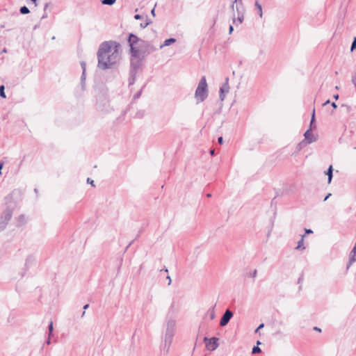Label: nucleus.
I'll return each mask as SVG.
<instances>
[{
    "label": "nucleus",
    "instance_id": "nucleus-37",
    "mask_svg": "<svg viewBox=\"0 0 356 356\" xmlns=\"http://www.w3.org/2000/svg\"><path fill=\"white\" fill-rule=\"evenodd\" d=\"M166 278L168 280V285H170L171 284V282H172L171 278H170V276H167Z\"/></svg>",
    "mask_w": 356,
    "mask_h": 356
},
{
    "label": "nucleus",
    "instance_id": "nucleus-8",
    "mask_svg": "<svg viewBox=\"0 0 356 356\" xmlns=\"http://www.w3.org/2000/svg\"><path fill=\"white\" fill-rule=\"evenodd\" d=\"M228 81L229 78L227 77L225 79V83L220 88V99L221 101H223L225 99V93H228L229 91V86L228 83Z\"/></svg>",
    "mask_w": 356,
    "mask_h": 356
},
{
    "label": "nucleus",
    "instance_id": "nucleus-47",
    "mask_svg": "<svg viewBox=\"0 0 356 356\" xmlns=\"http://www.w3.org/2000/svg\"><path fill=\"white\" fill-rule=\"evenodd\" d=\"M46 343H47V344H50L51 341H50L49 338L47 340Z\"/></svg>",
    "mask_w": 356,
    "mask_h": 356
},
{
    "label": "nucleus",
    "instance_id": "nucleus-4",
    "mask_svg": "<svg viewBox=\"0 0 356 356\" xmlns=\"http://www.w3.org/2000/svg\"><path fill=\"white\" fill-rule=\"evenodd\" d=\"M208 96V85L206 77L204 76L201 78L198 86L195 90V97L197 102H202Z\"/></svg>",
    "mask_w": 356,
    "mask_h": 356
},
{
    "label": "nucleus",
    "instance_id": "nucleus-16",
    "mask_svg": "<svg viewBox=\"0 0 356 356\" xmlns=\"http://www.w3.org/2000/svg\"><path fill=\"white\" fill-rule=\"evenodd\" d=\"M304 236H305L304 235L302 236L300 240L298 242V245L296 248V250H300V249L305 250V247L303 245Z\"/></svg>",
    "mask_w": 356,
    "mask_h": 356
},
{
    "label": "nucleus",
    "instance_id": "nucleus-17",
    "mask_svg": "<svg viewBox=\"0 0 356 356\" xmlns=\"http://www.w3.org/2000/svg\"><path fill=\"white\" fill-rule=\"evenodd\" d=\"M255 8L258 10V13L260 17H262L263 16V12H262V7L261 5L257 1L254 3Z\"/></svg>",
    "mask_w": 356,
    "mask_h": 356
},
{
    "label": "nucleus",
    "instance_id": "nucleus-27",
    "mask_svg": "<svg viewBox=\"0 0 356 356\" xmlns=\"http://www.w3.org/2000/svg\"><path fill=\"white\" fill-rule=\"evenodd\" d=\"M48 328H49V337H50L51 334V332L53 331V322L52 321L50 322V323H49V325L48 326Z\"/></svg>",
    "mask_w": 356,
    "mask_h": 356
},
{
    "label": "nucleus",
    "instance_id": "nucleus-15",
    "mask_svg": "<svg viewBox=\"0 0 356 356\" xmlns=\"http://www.w3.org/2000/svg\"><path fill=\"white\" fill-rule=\"evenodd\" d=\"M176 42V39L170 38L164 41L163 44L160 46V49H162L164 47L169 46Z\"/></svg>",
    "mask_w": 356,
    "mask_h": 356
},
{
    "label": "nucleus",
    "instance_id": "nucleus-50",
    "mask_svg": "<svg viewBox=\"0 0 356 356\" xmlns=\"http://www.w3.org/2000/svg\"><path fill=\"white\" fill-rule=\"evenodd\" d=\"M6 51H6V49H3L2 50V52H3V53H6Z\"/></svg>",
    "mask_w": 356,
    "mask_h": 356
},
{
    "label": "nucleus",
    "instance_id": "nucleus-45",
    "mask_svg": "<svg viewBox=\"0 0 356 356\" xmlns=\"http://www.w3.org/2000/svg\"><path fill=\"white\" fill-rule=\"evenodd\" d=\"M312 232H313L311 229H306V233H307V234L312 233Z\"/></svg>",
    "mask_w": 356,
    "mask_h": 356
},
{
    "label": "nucleus",
    "instance_id": "nucleus-21",
    "mask_svg": "<svg viewBox=\"0 0 356 356\" xmlns=\"http://www.w3.org/2000/svg\"><path fill=\"white\" fill-rule=\"evenodd\" d=\"M116 0H103V4L111 6L115 3Z\"/></svg>",
    "mask_w": 356,
    "mask_h": 356
},
{
    "label": "nucleus",
    "instance_id": "nucleus-6",
    "mask_svg": "<svg viewBox=\"0 0 356 356\" xmlns=\"http://www.w3.org/2000/svg\"><path fill=\"white\" fill-rule=\"evenodd\" d=\"M218 341V339L214 337L210 339L207 337L204 338V341L206 343V348H207V350L211 351H213L216 349H217V348L219 346Z\"/></svg>",
    "mask_w": 356,
    "mask_h": 356
},
{
    "label": "nucleus",
    "instance_id": "nucleus-39",
    "mask_svg": "<svg viewBox=\"0 0 356 356\" xmlns=\"http://www.w3.org/2000/svg\"><path fill=\"white\" fill-rule=\"evenodd\" d=\"M87 181H88V182H89V183H90L92 185H93V182H94V181H93V180H90V178H88Z\"/></svg>",
    "mask_w": 356,
    "mask_h": 356
},
{
    "label": "nucleus",
    "instance_id": "nucleus-48",
    "mask_svg": "<svg viewBox=\"0 0 356 356\" xmlns=\"http://www.w3.org/2000/svg\"><path fill=\"white\" fill-rule=\"evenodd\" d=\"M88 307H89V305H84L83 309H88Z\"/></svg>",
    "mask_w": 356,
    "mask_h": 356
},
{
    "label": "nucleus",
    "instance_id": "nucleus-35",
    "mask_svg": "<svg viewBox=\"0 0 356 356\" xmlns=\"http://www.w3.org/2000/svg\"><path fill=\"white\" fill-rule=\"evenodd\" d=\"M257 270H254L253 271V273H252V277H255L257 276Z\"/></svg>",
    "mask_w": 356,
    "mask_h": 356
},
{
    "label": "nucleus",
    "instance_id": "nucleus-26",
    "mask_svg": "<svg viewBox=\"0 0 356 356\" xmlns=\"http://www.w3.org/2000/svg\"><path fill=\"white\" fill-rule=\"evenodd\" d=\"M150 24V21L148 19H146L145 22L140 24V27L144 29L147 27Z\"/></svg>",
    "mask_w": 356,
    "mask_h": 356
},
{
    "label": "nucleus",
    "instance_id": "nucleus-44",
    "mask_svg": "<svg viewBox=\"0 0 356 356\" xmlns=\"http://www.w3.org/2000/svg\"><path fill=\"white\" fill-rule=\"evenodd\" d=\"M330 195H331V194H330V193H329V194H328V195L325 197L324 201L327 200L329 198V197H330Z\"/></svg>",
    "mask_w": 356,
    "mask_h": 356
},
{
    "label": "nucleus",
    "instance_id": "nucleus-46",
    "mask_svg": "<svg viewBox=\"0 0 356 356\" xmlns=\"http://www.w3.org/2000/svg\"><path fill=\"white\" fill-rule=\"evenodd\" d=\"M237 1H238V0H234V3H232V8H234V3H235L236 2H237Z\"/></svg>",
    "mask_w": 356,
    "mask_h": 356
},
{
    "label": "nucleus",
    "instance_id": "nucleus-20",
    "mask_svg": "<svg viewBox=\"0 0 356 356\" xmlns=\"http://www.w3.org/2000/svg\"><path fill=\"white\" fill-rule=\"evenodd\" d=\"M29 13H30V10H29V9L26 6H24L20 8V13L21 14L26 15V14H28Z\"/></svg>",
    "mask_w": 356,
    "mask_h": 356
},
{
    "label": "nucleus",
    "instance_id": "nucleus-55",
    "mask_svg": "<svg viewBox=\"0 0 356 356\" xmlns=\"http://www.w3.org/2000/svg\"><path fill=\"white\" fill-rule=\"evenodd\" d=\"M84 314H85V312H83V314H82V316H84Z\"/></svg>",
    "mask_w": 356,
    "mask_h": 356
},
{
    "label": "nucleus",
    "instance_id": "nucleus-23",
    "mask_svg": "<svg viewBox=\"0 0 356 356\" xmlns=\"http://www.w3.org/2000/svg\"><path fill=\"white\" fill-rule=\"evenodd\" d=\"M261 349L258 346H254L252 350V354H257L261 353Z\"/></svg>",
    "mask_w": 356,
    "mask_h": 356
},
{
    "label": "nucleus",
    "instance_id": "nucleus-42",
    "mask_svg": "<svg viewBox=\"0 0 356 356\" xmlns=\"http://www.w3.org/2000/svg\"><path fill=\"white\" fill-rule=\"evenodd\" d=\"M330 104V100L327 99L325 103L323 104V106H325L327 104Z\"/></svg>",
    "mask_w": 356,
    "mask_h": 356
},
{
    "label": "nucleus",
    "instance_id": "nucleus-1",
    "mask_svg": "<svg viewBox=\"0 0 356 356\" xmlns=\"http://www.w3.org/2000/svg\"><path fill=\"white\" fill-rule=\"evenodd\" d=\"M120 45L114 41L104 42L97 51L98 67L102 70L111 68L120 60Z\"/></svg>",
    "mask_w": 356,
    "mask_h": 356
},
{
    "label": "nucleus",
    "instance_id": "nucleus-10",
    "mask_svg": "<svg viewBox=\"0 0 356 356\" xmlns=\"http://www.w3.org/2000/svg\"><path fill=\"white\" fill-rule=\"evenodd\" d=\"M356 261V243L350 253L349 264L347 266L348 268Z\"/></svg>",
    "mask_w": 356,
    "mask_h": 356
},
{
    "label": "nucleus",
    "instance_id": "nucleus-36",
    "mask_svg": "<svg viewBox=\"0 0 356 356\" xmlns=\"http://www.w3.org/2000/svg\"><path fill=\"white\" fill-rule=\"evenodd\" d=\"M3 164H4L3 162H0V175L1 174V170L3 167Z\"/></svg>",
    "mask_w": 356,
    "mask_h": 356
},
{
    "label": "nucleus",
    "instance_id": "nucleus-19",
    "mask_svg": "<svg viewBox=\"0 0 356 356\" xmlns=\"http://www.w3.org/2000/svg\"><path fill=\"white\" fill-rule=\"evenodd\" d=\"M208 314H209L210 319L213 320L215 318V316H216V314H215V307L211 308L208 311Z\"/></svg>",
    "mask_w": 356,
    "mask_h": 356
},
{
    "label": "nucleus",
    "instance_id": "nucleus-40",
    "mask_svg": "<svg viewBox=\"0 0 356 356\" xmlns=\"http://www.w3.org/2000/svg\"><path fill=\"white\" fill-rule=\"evenodd\" d=\"M333 97H334V99L335 100H337V99H339V95H337H337H334L333 96Z\"/></svg>",
    "mask_w": 356,
    "mask_h": 356
},
{
    "label": "nucleus",
    "instance_id": "nucleus-3",
    "mask_svg": "<svg viewBox=\"0 0 356 356\" xmlns=\"http://www.w3.org/2000/svg\"><path fill=\"white\" fill-rule=\"evenodd\" d=\"M176 330V321L169 318L166 321V330L164 337V343L162 348L165 355L168 354Z\"/></svg>",
    "mask_w": 356,
    "mask_h": 356
},
{
    "label": "nucleus",
    "instance_id": "nucleus-41",
    "mask_svg": "<svg viewBox=\"0 0 356 356\" xmlns=\"http://www.w3.org/2000/svg\"><path fill=\"white\" fill-rule=\"evenodd\" d=\"M214 154H215V150H214V149H211V150L210 151V154H211V156H213V155H214Z\"/></svg>",
    "mask_w": 356,
    "mask_h": 356
},
{
    "label": "nucleus",
    "instance_id": "nucleus-33",
    "mask_svg": "<svg viewBox=\"0 0 356 356\" xmlns=\"http://www.w3.org/2000/svg\"><path fill=\"white\" fill-rule=\"evenodd\" d=\"M218 143L222 145L223 143V138L222 136L219 137L218 139Z\"/></svg>",
    "mask_w": 356,
    "mask_h": 356
},
{
    "label": "nucleus",
    "instance_id": "nucleus-12",
    "mask_svg": "<svg viewBox=\"0 0 356 356\" xmlns=\"http://www.w3.org/2000/svg\"><path fill=\"white\" fill-rule=\"evenodd\" d=\"M236 10L238 13V15L237 19H235V18L233 19V22H234V24H236V22H238L239 24H242V22L243 21L244 15H243V13H239V10L238 8V6H236Z\"/></svg>",
    "mask_w": 356,
    "mask_h": 356
},
{
    "label": "nucleus",
    "instance_id": "nucleus-7",
    "mask_svg": "<svg viewBox=\"0 0 356 356\" xmlns=\"http://www.w3.org/2000/svg\"><path fill=\"white\" fill-rule=\"evenodd\" d=\"M233 312L231 310L227 309L220 318V325L222 327L227 325L230 319L233 317Z\"/></svg>",
    "mask_w": 356,
    "mask_h": 356
},
{
    "label": "nucleus",
    "instance_id": "nucleus-29",
    "mask_svg": "<svg viewBox=\"0 0 356 356\" xmlns=\"http://www.w3.org/2000/svg\"><path fill=\"white\" fill-rule=\"evenodd\" d=\"M85 80H86V72H82V74H81V81L82 84L85 81Z\"/></svg>",
    "mask_w": 356,
    "mask_h": 356
},
{
    "label": "nucleus",
    "instance_id": "nucleus-22",
    "mask_svg": "<svg viewBox=\"0 0 356 356\" xmlns=\"http://www.w3.org/2000/svg\"><path fill=\"white\" fill-rule=\"evenodd\" d=\"M4 90H5L4 86L1 85L0 86V97H1L2 98H6V97L5 92H4Z\"/></svg>",
    "mask_w": 356,
    "mask_h": 356
},
{
    "label": "nucleus",
    "instance_id": "nucleus-34",
    "mask_svg": "<svg viewBox=\"0 0 356 356\" xmlns=\"http://www.w3.org/2000/svg\"><path fill=\"white\" fill-rule=\"evenodd\" d=\"M234 30L233 26L230 25L229 28V33L231 34Z\"/></svg>",
    "mask_w": 356,
    "mask_h": 356
},
{
    "label": "nucleus",
    "instance_id": "nucleus-52",
    "mask_svg": "<svg viewBox=\"0 0 356 356\" xmlns=\"http://www.w3.org/2000/svg\"><path fill=\"white\" fill-rule=\"evenodd\" d=\"M207 196L209 197H211V195L210 193H208V194L207 195Z\"/></svg>",
    "mask_w": 356,
    "mask_h": 356
},
{
    "label": "nucleus",
    "instance_id": "nucleus-18",
    "mask_svg": "<svg viewBox=\"0 0 356 356\" xmlns=\"http://www.w3.org/2000/svg\"><path fill=\"white\" fill-rule=\"evenodd\" d=\"M25 222V217L24 215H21L17 219V226H22Z\"/></svg>",
    "mask_w": 356,
    "mask_h": 356
},
{
    "label": "nucleus",
    "instance_id": "nucleus-38",
    "mask_svg": "<svg viewBox=\"0 0 356 356\" xmlns=\"http://www.w3.org/2000/svg\"><path fill=\"white\" fill-rule=\"evenodd\" d=\"M331 105H332V106L334 108H337V105L336 104V103H335V102H332Z\"/></svg>",
    "mask_w": 356,
    "mask_h": 356
},
{
    "label": "nucleus",
    "instance_id": "nucleus-30",
    "mask_svg": "<svg viewBox=\"0 0 356 356\" xmlns=\"http://www.w3.org/2000/svg\"><path fill=\"white\" fill-rule=\"evenodd\" d=\"M141 92H142V90H140V91H138V92H136V93L134 95V99H136L139 98V97H140V95H141Z\"/></svg>",
    "mask_w": 356,
    "mask_h": 356
},
{
    "label": "nucleus",
    "instance_id": "nucleus-43",
    "mask_svg": "<svg viewBox=\"0 0 356 356\" xmlns=\"http://www.w3.org/2000/svg\"><path fill=\"white\" fill-rule=\"evenodd\" d=\"M314 330H316V331H318V332H321V330L320 328L317 327H314Z\"/></svg>",
    "mask_w": 356,
    "mask_h": 356
},
{
    "label": "nucleus",
    "instance_id": "nucleus-25",
    "mask_svg": "<svg viewBox=\"0 0 356 356\" xmlns=\"http://www.w3.org/2000/svg\"><path fill=\"white\" fill-rule=\"evenodd\" d=\"M356 49V38H354L351 47H350V51H353Z\"/></svg>",
    "mask_w": 356,
    "mask_h": 356
},
{
    "label": "nucleus",
    "instance_id": "nucleus-53",
    "mask_svg": "<svg viewBox=\"0 0 356 356\" xmlns=\"http://www.w3.org/2000/svg\"><path fill=\"white\" fill-rule=\"evenodd\" d=\"M48 6V3H46L45 6H44V9H46Z\"/></svg>",
    "mask_w": 356,
    "mask_h": 356
},
{
    "label": "nucleus",
    "instance_id": "nucleus-24",
    "mask_svg": "<svg viewBox=\"0 0 356 356\" xmlns=\"http://www.w3.org/2000/svg\"><path fill=\"white\" fill-rule=\"evenodd\" d=\"M314 120H315V109L313 110L312 115V119H311V122H310V128L312 129V126H313Z\"/></svg>",
    "mask_w": 356,
    "mask_h": 356
},
{
    "label": "nucleus",
    "instance_id": "nucleus-9",
    "mask_svg": "<svg viewBox=\"0 0 356 356\" xmlns=\"http://www.w3.org/2000/svg\"><path fill=\"white\" fill-rule=\"evenodd\" d=\"M304 136L305 140H307V143L308 144H311L316 140V138L314 137L313 134L312 133V129L309 128L307 129L305 133L304 134Z\"/></svg>",
    "mask_w": 356,
    "mask_h": 356
},
{
    "label": "nucleus",
    "instance_id": "nucleus-28",
    "mask_svg": "<svg viewBox=\"0 0 356 356\" xmlns=\"http://www.w3.org/2000/svg\"><path fill=\"white\" fill-rule=\"evenodd\" d=\"M81 66L83 72H86V63L84 61H81Z\"/></svg>",
    "mask_w": 356,
    "mask_h": 356
},
{
    "label": "nucleus",
    "instance_id": "nucleus-2",
    "mask_svg": "<svg viewBox=\"0 0 356 356\" xmlns=\"http://www.w3.org/2000/svg\"><path fill=\"white\" fill-rule=\"evenodd\" d=\"M128 42L131 54L136 58L139 57L141 54H149L156 50V48L149 42L138 38L133 33L129 35Z\"/></svg>",
    "mask_w": 356,
    "mask_h": 356
},
{
    "label": "nucleus",
    "instance_id": "nucleus-51",
    "mask_svg": "<svg viewBox=\"0 0 356 356\" xmlns=\"http://www.w3.org/2000/svg\"><path fill=\"white\" fill-rule=\"evenodd\" d=\"M163 270H164L165 272L168 273V270L167 268H165L163 269Z\"/></svg>",
    "mask_w": 356,
    "mask_h": 356
},
{
    "label": "nucleus",
    "instance_id": "nucleus-54",
    "mask_svg": "<svg viewBox=\"0 0 356 356\" xmlns=\"http://www.w3.org/2000/svg\"><path fill=\"white\" fill-rule=\"evenodd\" d=\"M335 89H336V90H339V87H338V86H336V87H335Z\"/></svg>",
    "mask_w": 356,
    "mask_h": 356
},
{
    "label": "nucleus",
    "instance_id": "nucleus-5",
    "mask_svg": "<svg viewBox=\"0 0 356 356\" xmlns=\"http://www.w3.org/2000/svg\"><path fill=\"white\" fill-rule=\"evenodd\" d=\"M13 215V211L10 209H6L0 217V231L3 230Z\"/></svg>",
    "mask_w": 356,
    "mask_h": 356
},
{
    "label": "nucleus",
    "instance_id": "nucleus-14",
    "mask_svg": "<svg viewBox=\"0 0 356 356\" xmlns=\"http://www.w3.org/2000/svg\"><path fill=\"white\" fill-rule=\"evenodd\" d=\"M140 65H141V63L140 60H136V61L131 60L130 69L135 70L138 71L139 70Z\"/></svg>",
    "mask_w": 356,
    "mask_h": 356
},
{
    "label": "nucleus",
    "instance_id": "nucleus-13",
    "mask_svg": "<svg viewBox=\"0 0 356 356\" xmlns=\"http://www.w3.org/2000/svg\"><path fill=\"white\" fill-rule=\"evenodd\" d=\"M325 175H327L328 184H330L333 177V168L332 165L329 166L328 169L325 172Z\"/></svg>",
    "mask_w": 356,
    "mask_h": 356
},
{
    "label": "nucleus",
    "instance_id": "nucleus-32",
    "mask_svg": "<svg viewBox=\"0 0 356 356\" xmlns=\"http://www.w3.org/2000/svg\"><path fill=\"white\" fill-rule=\"evenodd\" d=\"M142 17H143L142 15H140L139 14H137V15H134V19H140Z\"/></svg>",
    "mask_w": 356,
    "mask_h": 356
},
{
    "label": "nucleus",
    "instance_id": "nucleus-11",
    "mask_svg": "<svg viewBox=\"0 0 356 356\" xmlns=\"http://www.w3.org/2000/svg\"><path fill=\"white\" fill-rule=\"evenodd\" d=\"M138 73L137 70H129V85L131 86L134 84L136 79V74Z\"/></svg>",
    "mask_w": 356,
    "mask_h": 356
},
{
    "label": "nucleus",
    "instance_id": "nucleus-31",
    "mask_svg": "<svg viewBox=\"0 0 356 356\" xmlns=\"http://www.w3.org/2000/svg\"><path fill=\"white\" fill-rule=\"evenodd\" d=\"M264 326V323H261L259 325V327L256 329L255 330V332H257L259 330H261V328H263Z\"/></svg>",
    "mask_w": 356,
    "mask_h": 356
},
{
    "label": "nucleus",
    "instance_id": "nucleus-49",
    "mask_svg": "<svg viewBox=\"0 0 356 356\" xmlns=\"http://www.w3.org/2000/svg\"><path fill=\"white\" fill-rule=\"evenodd\" d=\"M151 13H152V15H155V13H154V8H153V9L152 10Z\"/></svg>",
    "mask_w": 356,
    "mask_h": 356
}]
</instances>
